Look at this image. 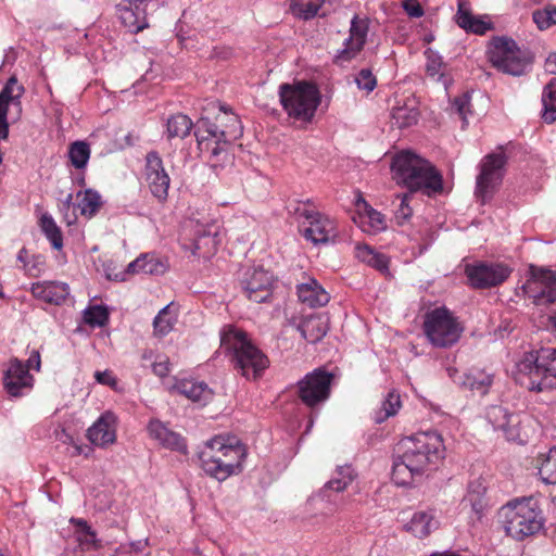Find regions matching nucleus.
Segmentation results:
<instances>
[{"mask_svg":"<svg viewBox=\"0 0 556 556\" xmlns=\"http://www.w3.org/2000/svg\"><path fill=\"white\" fill-rule=\"evenodd\" d=\"M399 448L402 454L394 458L392 480L397 485H409L416 477L435 469L444 458L443 439L437 431L418 432L403 439Z\"/></svg>","mask_w":556,"mask_h":556,"instance_id":"f257e3e1","label":"nucleus"},{"mask_svg":"<svg viewBox=\"0 0 556 556\" xmlns=\"http://www.w3.org/2000/svg\"><path fill=\"white\" fill-rule=\"evenodd\" d=\"M220 348L230 357L233 369L248 380H257L269 366V359L247 333L233 326L220 330Z\"/></svg>","mask_w":556,"mask_h":556,"instance_id":"f03ea898","label":"nucleus"},{"mask_svg":"<svg viewBox=\"0 0 556 556\" xmlns=\"http://www.w3.org/2000/svg\"><path fill=\"white\" fill-rule=\"evenodd\" d=\"M391 167L396 182L406 187L410 193L422 191L431 197L443 190L440 172L428 160L410 151L397 153Z\"/></svg>","mask_w":556,"mask_h":556,"instance_id":"7ed1b4c3","label":"nucleus"},{"mask_svg":"<svg viewBox=\"0 0 556 556\" xmlns=\"http://www.w3.org/2000/svg\"><path fill=\"white\" fill-rule=\"evenodd\" d=\"M219 111L222 113L216 116L215 122L208 117H201L194 130L199 150L202 153H208L211 160L226 153V144L237 140L243 134L238 115L228 113L222 105Z\"/></svg>","mask_w":556,"mask_h":556,"instance_id":"20e7f679","label":"nucleus"},{"mask_svg":"<svg viewBox=\"0 0 556 556\" xmlns=\"http://www.w3.org/2000/svg\"><path fill=\"white\" fill-rule=\"evenodd\" d=\"M506 534L516 541H522L538 533L544 525L539 502L533 497L514 500L500 510Z\"/></svg>","mask_w":556,"mask_h":556,"instance_id":"39448f33","label":"nucleus"},{"mask_svg":"<svg viewBox=\"0 0 556 556\" xmlns=\"http://www.w3.org/2000/svg\"><path fill=\"white\" fill-rule=\"evenodd\" d=\"M518 371L528 379L530 391L543 392L556 388V349L542 348L527 353L517 364Z\"/></svg>","mask_w":556,"mask_h":556,"instance_id":"423d86ee","label":"nucleus"},{"mask_svg":"<svg viewBox=\"0 0 556 556\" xmlns=\"http://www.w3.org/2000/svg\"><path fill=\"white\" fill-rule=\"evenodd\" d=\"M280 103L288 116L303 123H311L315 116L321 96L318 88L308 81L281 84L278 90Z\"/></svg>","mask_w":556,"mask_h":556,"instance_id":"0eeeda50","label":"nucleus"},{"mask_svg":"<svg viewBox=\"0 0 556 556\" xmlns=\"http://www.w3.org/2000/svg\"><path fill=\"white\" fill-rule=\"evenodd\" d=\"M422 328L428 341L438 349L453 346L464 331L458 319L445 306L426 313Z\"/></svg>","mask_w":556,"mask_h":556,"instance_id":"6e6552de","label":"nucleus"},{"mask_svg":"<svg viewBox=\"0 0 556 556\" xmlns=\"http://www.w3.org/2000/svg\"><path fill=\"white\" fill-rule=\"evenodd\" d=\"M489 60L498 71L511 76L523 75L532 62L530 52L521 50L515 40L507 37L493 38Z\"/></svg>","mask_w":556,"mask_h":556,"instance_id":"1a4fd4ad","label":"nucleus"},{"mask_svg":"<svg viewBox=\"0 0 556 556\" xmlns=\"http://www.w3.org/2000/svg\"><path fill=\"white\" fill-rule=\"evenodd\" d=\"M507 160L502 147L498 148V151L489 153L481 160L480 172L476 178L475 194L482 204L491 200L502 185Z\"/></svg>","mask_w":556,"mask_h":556,"instance_id":"9d476101","label":"nucleus"},{"mask_svg":"<svg viewBox=\"0 0 556 556\" xmlns=\"http://www.w3.org/2000/svg\"><path fill=\"white\" fill-rule=\"evenodd\" d=\"M521 294L535 305L556 302V270L531 265Z\"/></svg>","mask_w":556,"mask_h":556,"instance_id":"9b49d317","label":"nucleus"},{"mask_svg":"<svg viewBox=\"0 0 556 556\" xmlns=\"http://www.w3.org/2000/svg\"><path fill=\"white\" fill-rule=\"evenodd\" d=\"M332 379L324 368L306 374L296 384L299 399L312 409L318 407L329 399Z\"/></svg>","mask_w":556,"mask_h":556,"instance_id":"f8f14e48","label":"nucleus"},{"mask_svg":"<svg viewBox=\"0 0 556 556\" xmlns=\"http://www.w3.org/2000/svg\"><path fill=\"white\" fill-rule=\"evenodd\" d=\"M513 269L496 262H476L465 266L468 283L473 289H490L502 285L510 276Z\"/></svg>","mask_w":556,"mask_h":556,"instance_id":"ddd939ff","label":"nucleus"},{"mask_svg":"<svg viewBox=\"0 0 556 556\" xmlns=\"http://www.w3.org/2000/svg\"><path fill=\"white\" fill-rule=\"evenodd\" d=\"M243 294L252 302L264 303L271 296L273 274L262 265L243 269L239 277Z\"/></svg>","mask_w":556,"mask_h":556,"instance_id":"4468645a","label":"nucleus"},{"mask_svg":"<svg viewBox=\"0 0 556 556\" xmlns=\"http://www.w3.org/2000/svg\"><path fill=\"white\" fill-rule=\"evenodd\" d=\"M296 213L304 217L308 226L303 236L314 244L328 243L337 237L334 222L327 215L306 207H298Z\"/></svg>","mask_w":556,"mask_h":556,"instance_id":"2eb2a0df","label":"nucleus"},{"mask_svg":"<svg viewBox=\"0 0 556 556\" xmlns=\"http://www.w3.org/2000/svg\"><path fill=\"white\" fill-rule=\"evenodd\" d=\"M222 446L223 435H217L206 441L198 453L199 463L203 471L218 481H225L231 476V471L227 470V465L220 455Z\"/></svg>","mask_w":556,"mask_h":556,"instance_id":"dca6fc26","label":"nucleus"},{"mask_svg":"<svg viewBox=\"0 0 556 556\" xmlns=\"http://www.w3.org/2000/svg\"><path fill=\"white\" fill-rule=\"evenodd\" d=\"M486 418L496 430H502L508 441L526 443L528 435L522 428L523 419L519 414H511L505 407L493 405L486 412Z\"/></svg>","mask_w":556,"mask_h":556,"instance_id":"f3484780","label":"nucleus"},{"mask_svg":"<svg viewBox=\"0 0 556 556\" xmlns=\"http://www.w3.org/2000/svg\"><path fill=\"white\" fill-rule=\"evenodd\" d=\"M144 179L153 197L161 202L167 199L170 178L156 151H150L146 155Z\"/></svg>","mask_w":556,"mask_h":556,"instance_id":"a211bd4d","label":"nucleus"},{"mask_svg":"<svg viewBox=\"0 0 556 556\" xmlns=\"http://www.w3.org/2000/svg\"><path fill=\"white\" fill-rule=\"evenodd\" d=\"M368 22L354 15L351 21L350 35L343 42V48L338 50L334 55V62L342 65L353 60L364 48L367 34Z\"/></svg>","mask_w":556,"mask_h":556,"instance_id":"6ab92c4d","label":"nucleus"},{"mask_svg":"<svg viewBox=\"0 0 556 556\" xmlns=\"http://www.w3.org/2000/svg\"><path fill=\"white\" fill-rule=\"evenodd\" d=\"M448 376L454 383L464 390H469L479 395L486 394L493 383V375L477 368L469 369L466 372H459L455 368H450Z\"/></svg>","mask_w":556,"mask_h":556,"instance_id":"aec40b11","label":"nucleus"},{"mask_svg":"<svg viewBox=\"0 0 556 556\" xmlns=\"http://www.w3.org/2000/svg\"><path fill=\"white\" fill-rule=\"evenodd\" d=\"M152 0H123L119 13L123 24L130 33H139L148 26L147 8Z\"/></svg>","mask_w":556,"mask_h":556,"instance_id":"412c9836","label":"nucleus"},{"mask_svg":"<svg viewBox=\"0 0 556 556\" xmlns=\"http://www.w3.org/2000/svg\"><path fill=\"white\" fill-rule=\"evenodd\" d=\"M3 384L11 396H21L23 389L31 388L33 376L20 359L13 358L4 371Z\"/></svg>","mask_w":556,"mask_h":556,"instance_id":"4be33fe9","label":"nucleus"},{"mask_svg":"<svg viewBox=\"0 0 556 556\" xmlns=\"http://www.w3.org/2000/svg\"><path fill=\"white\" fill-rule=\"evenodd\" d=\"M87 437L98 446L112 444L116 440V417L111 412L103 413L88 429Z\"/></svg>","mask_w":556,"mask_h":556,"instance_id":"5701e85b","label":"nucleus"},{"mask_svg":"<svg viewBox=\"0 0 556 556\" xmlns=\"http://www.w3.org/2000/svg\"><path fill=\"white\" fill-rule=\"evenodd\" d=\"M30 292L34 298L49 304L61 305L70 294V288L65 282L38 281L31 283Z\"/></svg>","mask_w":556,"mask_h":556,"instance_id":"b1692460","label":"nucleus"},{"mask_svg":"<svg viewBox=\"0 0 556 556\" xmlns=\"http://www.w3.org/2000/svg\"><path fill=\"white\" fill-rule=\"evenodd\" d=\"M150 437L156 440L163 447L187 453V444L185 439L177 432L168 429L160 420H151L148 426Z\"/></svg>","mask_w":556,"mask_h":556,"instance_id":"393cba45","label":"nucleus"},{"mask_svg":"<svg viewBox=\"0 0 556 556\" xmlns=\"http://www.w3.org/2000/svg\"><path fill=\"white\" fill-rule=\"evenodd\" d=\"M222 456L224 457L227 470L232 475L242 471V464L247 457V450L236 438L223 437Z\"/></svg>","mask_w":556,"mask_h":556,"instance_id":"a878e982","label":"nucleus"},{"mask_svg":"<svg viewBox=\"0 0 556 556\" xmlns=\"http://www.w3.org/2000/svg\"><path fill=\"white\" fill-rule=\"evenodd\" d=\"M299 300L309 307H321L326 305L330 295L314 278H308L306 282L300 283L296 287Z\"/></svg>","mask_w":556,"mask_h":556,"instance_id":"bb28decb","label":"nucleus"},{"mask_svg":"<svg viewBox=\"0 0 556 556\" xmlns=\"http://www.w3.org/2000/svg\"><path fill=\"white\" fill-rule=\"evenodd\" d=\"M456 24L467 33L484 35L492 29V23L471 14L468 3L465 0H458V9L455 15Z\"/></svg>","mask_w":556,"mask_h":556,"instance_id":"cd10ccee","label":"nucleus"},{"mask_svg":"<svg viewBox=\"0 0 556 556\" xmlns=\"http://www.w3.org/2000/svg\"><path fill=\"white\" fill-rule=\"evenodd\" d=\"M173 389L192 402L205 403L212 397V391L205 382L193 379L178 380Z\"/></svg>","mask_w":556,"mask_h":556,"instance_id":"c85d7f7f","label":"nucleus"},{"mask_svg":"<svg viewBox=\"0 0 556 556\" xmlns=\"http://www.w3.org/2000/svg\"><path fill=\"white\" fill-rule=\"evenodd\" d=\"M165 266L162 262L150 254H142L127 265L125 273L119 276L115 275V279L125 280L126 274H147L159 275L164 273Z\"/></svg>","mask_w":556,"mask_h":556,"instance_id":"c756f323","label":"nucleus"},{"mask_svg":"<svg viewBox=\"0 0 556 556\" xmlns=\"http://www.w3.org/2000/svg\"><path fill=\"white\" fill-rule=\"evenodd\" d=\"M298 329L307 342L316 343L326 336L328 326L321 315H311L300 323Z\"/></svg>","mask_w":556,"mask_h":556,"instance_id":"7c9ffc66","label":"nucleus"},{"mask_svg":"<svg viewBox=\"0 0 556 556\" xmlns=\"http://www.w3.org/2000/svg\"><path fill=\"white\" fill-rule=\"evenodd\" d=\"M407 531L412 532L417 538H425L438 527V521L434 516L428 511L415 513L406 523Z\"/></svg>","mask_w":556,"mask_h":556,"instance_id":"2f4dec72","label":"nucleus"},{"mask_svg":"<svg viewBox=\"0 0 556 556\" xmlns=\"http://www.w3.org/2000/svg\"><path fill=\"white\" fill-rule=\"evenodd\" d=\"M24 92V86L18 84L14 75L11 76L0 91V108H7V110H9V105L12 104L21 110V99Z\"/></svg>","mask_w":556,"mask_h":556,"instance_id":"473e14b6","label":"nucleus"},{"mask_svg":"<svg viewBox=\"0 0 556 556\" xmlns=\"http://www.w3.org/2000/svg\"><path fill=\"white\" fill-rule=\"evenodd\" d=\"M419 118V111L415 105H399L391 112V123L399 129L408 128L416 125Z\"/></svg>","mask_w":556,"mask_h":556,"instance_id":"72a5a7b5","label":"nucleus"},{"mask_svg":"<svg viewBox=\"0 0 556 556\" xmlns=\"http://www.w3.org/2000/svg\"><path fill=\"white\" fill-rule=\"evenodd\" d=\"M192 127L193 123L187 115L181 113L172 115L166 123V137L184 139L190 134Z\"/></svg>","mask_w":556,"mask_h":556,"instance_id":"f704fd0d","label":"nucleus"},{"mask_svg":"<svg viewBox=\"0 0 556 556\" xmlns=\"http://www.w3.org/2000/svg\"><path fill=\"white\" fill-rule=\"evenodd\" d=\"M324 3L325 0H292L291 11L295 16L307 21L316 15L324 16L326 14L320 12Z\"/></svg>","mask_w":556,"mask_h":556,"instance_id":"c9c22d12","label":"nucleus"},{"mask_svg":"<svg viewBox=\"0 0 556 556\" xmlns=\"http://www.w3.org/2000/svg\"><path fill=\"white\" fill-rule=\"evenodd\" d=\"M356 255L362 262L368 264L369 266L378 269L381 273H383L388 269V266H389L388 257L382 253H378V252L374 251L368 245H358Z\"/></svg>","mask_w":556,"mask_h":556,"instance_id":"e433bc0d","label":"nucleus"},{"mask_svg":"<svg viewBox=\"0 0 556 556\" xmlns=\"http://www.w3.org/2000/svg\"><path fill=\"white\" fill-rule=\"evenodd\" d=\"M90 153V147L86 141L78 140L68 147V159L71 164L77 169H83L87 166Z\"/></svg>","mask_w":556,"mask_h":556,"instance_id":"4c0bfd02","label":"nucleus"},{"mask_svg":"<svg viewBox=\"0 0 556 556\" xmlns=\"http://www.w3.org/2000/svg\"><path fill=\"white\" fill-rule=\"evenodd\" d=\"M400 407H401L400 395L394 391L389 392L387 397L382 402L381 408L375 413V416H374L375 422L382 424L389 417L396 415Z\"/></svg>","mask_w":556,"mask_h":556,"instance_id":"58836bf2","label":"nucleus"},{"mask_svg":"<svg viewBox=\"0 0 556 556\" xmlns=\"http://www.w3.org/2000/svg\"><path fill=\"white\" fill-rule=\"evenodd\" d=\"M40 227L52 247L55 250H61L63 247V236L53 217L49 214H43L40 218Z\"/></svg>","mask_w":556,"mask_h":556,"instance_id":"ea45409f","label":"nucleus"},{"mask_svg":"<svg viewBox=\"0 0 556 556\" xmlns=\"http://www.w3.org/2000/svg\"><path fill=\"white\" fill-rule=\"evenodd\" d=\"M101 195L92 189H87L84 193L83 199L78 203L80 214L88 218L94 216L101 207Z\"/></svg>","mask_w":556,"mask_h":556,"instance_id":"a19ab883","label":"nucleus"},{"mask_svg":"<svg viewBox=\"0 0 556 556\" xmlns=\"http://www.w3.org/2000/svg\"><path fill=\"white\" fill-rule=\"evenodd\" d=\"M470 93L464 92L455 97L451 101V112L457 114L462 122V128L465 129L468 125V116L471 115Z\"/></svg>","mask_w":556,"mask_h":556,"instance_id":"79ce46f5","label":"nucleus"},{"mask_svg":"<svg viewBox=\"0 0 556 556\" xmlns=\"http://www.w3.org/2000/svg\"><path fill=\"white\" fill-rule=\"evenodd\" d=\"M354 473L350 466H339L336 471V477L329 480L325 488L341 492L353 481Z\"/></svg>","mask_w":556,"mask_h":556,"instance_id":"37998d69","label":"nucleus"},{"mask_svg":"<svg viewBox=\"0 0 556 556\" xmlns=\"http://www.w3.org/2000/svg\"><path fill=\"white\" fill-rule=\"evenodd\" d=\"M539 473L545 483H556V446L549 450L546 458L539 468Z\"/></svg>","mask_w":556,"mask_h":556,"instance_id":"c03bdc74","label":"nucleus"},{"mask_svg":"<svg viewBox=\"0 0 556 556\" xmlns=\"http://www.w3.org/2000/svg\"><path fill=\"white\" fill-rule=\"evenodd\" d=\"M168 314H169V305H166L154 317L153 329H154L155 336L164 337L172 331L173 326L175 324V319H173L172 317H168Z\"/></svg>","mask_w":556,"mask_h":556,"instance_id":"a18cd8bd","label":"nucleus"},{"mask_svg":"<svg viewBox=\"0 0 556 556\" xmlns=\"http://www.w3.org/2000/svg\"><path fill=\"white\" fill-rule=\"evenodd\" d=\"M84 313L85 321L92 327H102L109 321V312L102 305L89 306Z\"/></svg>","mask_w":556,"mask_h":556,"instance_id":"49530a36","label":"nucleus"},{"mask_svg":"<svg viewBox=\"0 0 556 556\" xmlns=\"http://www.w3.org/2000/svg\"><path fill=\"white\" fill-rule=\"evenodd\" d=\"M533 22L541 30L556 25V8L546 7L542 10H535L532 14Z\"/></svg>","mask_w":556,"mask_h":556,"instance_id":"de8ad7c7","label":"nucleus"},{"mask_svg":"<svg viewBox=\"0 0 556 556\" xmlns=\"http://www.w3.org/2000/svg\"><path fill=\"white\" fill-rule=\"evenodd\" d=\"M71 523L77 527L78 540L83 544L96 545V532L90 528L86 520L72 518Z\"/></svg>","mask_w":556,"mask_h":556,"instance_id":"09e8293b","label":"nucleus"},{"mask_svg":"<svg viewBox=\"0 0 556 556\" xmlns=\"http://www.w3.org/2000/svg\"><path fill=\"white\" fill-rule=\"evenodd\" d=\"M354 81L358 89L365 90L367 93L371 92L377 86V79L368 68H362L355 76Z\"/></svg>","mask_w":556,"mask_h":556,"instance_id":"8fccbe9b","label":"nucleus"},{"mask_svg":"<svg viewBox=\"0 0 556 556\" xmlns=\"http://www.w3.org/2000/svg\"><path fill=\"white\" fill-rule=\"evenodd\" d=\"M412 194L413 193H410L409 191L408 193H404L401 197V203L397 210L395 211V218L399 225H403L405 222H407L413 214V210L409 206Z\"/></svg>","mask_w":556,"mask_h":556,"instance_id":"3c124183","label":"nucleus"},{"mask_svg":"<svg viewBox=\"0 0 556 556\" xmlns=\"http://www.w3.org/2000/svg\"><path fill=\"white\" fill-rule=\"evenodd\" d=\"M543 114L542 117L546 123L556 121V97L542 96Z\"/></svg>","mask_w":556,"mask_h":556,"instance_id":"603ef678","label":"nucleus"},{"mask_svg":"<svg viewBox=\"0 0 556 556\" xmlns=\"http://www.w3.org/2000/svg\"><path fill=\"white\" fill-rule=\"evenodd\" d=\"M43 267H45V258L42 255L37 254V255H33L29 258V263L25 264L24 270L28 276L37 277L41 274V271L43 270Z\"/></svg>","mask_w":556,"mask_h":556,"instance_id":"864d4df0","label":"nucleus"},{"mask_svg":"<svg viewBox=\"0 0 556 556\" xmlns=\"http://www.w3.org/2000/svg\"><path fill=\"white\" fill-rule=\"evenodd\" d=\"M426 55H427V64H426L427 73L430 76L438 75L440 73V70L442 66L441 58L432 51L426 52Z\"/></svg>","mask_w":556,"mask_h":556,"instance_id":"5fc2aeb1","label":"nucleus"},{"mask_svg":"<svg viewBox=\"0 0 556 556\" xmlns=\"http://www.w3.org/2000/svg\"><path fill=\"white\" fill-rule=\"evenodd\" d=\"M368 218H369L370 226L376 231H380L386 228V219H384L383 214H381L380 212H378L374 208H370L368 211Z\"/></svg>","mask_w":556,"mask_h":556,"instance_id":"6e6d98bb","label":"nucleus"},{"mask_svg":"<svg viewBox=\"0 0 556 556\" xmlns=\"http://www.w3.org/2000/svg\"><path fill=\"white\" fill-rule=\"evenodd\" d=\"M403 8L410 17L418 18L424 15V9L416 0H405Z\"/></svg>","mask_w":556,"mask_h":556,"instance_id":"4d7b16f0","label":"nucleus"},{"mask_svg":"<svg viewBox=\"0 0 556 556\" xmlns=\"http://www.w3.org/2000/svg\"><path fill=\"white\" fill-rule=\"evenodd\" d=\"M8 111L7 108H0V140L9 137Z\"/></svg>","mask_w":556,"mask_h":556,"instance_id":"13d9d810","label":"nucleus"},{"mask_svg":"<svg viewBox=\"0 0 556 556\" xmlns=\"http://www.w3.org/2000/svg\"><path fill=\"white\" fill-rule=\"evenodd\" d=\"M94 378L97 382L104 386H114L116 383V379L112 376L111 371L109 370L96 371Z\"/></svg>","mask_w":556,"mask_h":556,"instance_id":"bf43d9fd","label":"nucleus"},{"mask_svg":"<svg viewBox=\"0 0 556 556\" xmlns=\"http://www.w3.org/2000/svg\"><path fill=\"white\" fill-rule=\"evenodd\" d=\"M41 361L40 354L38 351H33L27 359V363L24 366L29 370L30 368L36 369L37 371L40 369Z\"/></svg>","mask_w":556,"mask_h":556,"instance_id":"052dcab7","label":"nucleus"},{"mask_svg":"<svg viewBox=\"0 0 556 556\" xmlns=\"http://www.w3.org/2000/svg\"><path fill=\"white\" fill-rule=\"evenodd\" d=\"M475 490L472 489V484L469 486V492H468V495L466 496L465 501L469 502L472 509L476 510V511H479V509L481 508V501L478 498L479 495H480V492L478 491L477 492V497H475Z\"/></svg>","mask_w":556,"mask_h":556,"instance_id":"680f3d73","label":"nucleus"},{"mask_svg":"<svg viewBox=\"0 0 556 556\" xmlns=\"http://www.w3.org/2000/svg\"><path fill=\"white\" fill-rule=\"evenodd\" d=\"M153 372L159 377H165L169 372L167 362H155L153 364Z\"/></svg>","mask_w":556,"mask_h":556,"instance_id":"e2e57ef3","label":"nucleus"},{"mask_svg":"<svg viewBox=\"0 0 556 556\" xmlns=\"http://www.w3.org/2000/svg\"><path fill=\"white\" fill-rule=\"evenodd\" d=\"M544 68L548 74H556V53H552L547 56Z\"/></svg>","mask_w":556,"mask_h":556,"instance_id":"0e129e2a","label":"nucleus"},{"mask_svg":"<svg viewBox=\"0 0 556 556\" xmlns=\"http://www.w3.org/2000/svg\"><path fill=\"white\" fill-rule=\"evenodd\" d=\"M542 96L556 97V78H552L544 87Z\"/></svg>","mask_w":556,"mask_h":556,"instance_id":"69168bd1","label":"nucleus"},{"mask_svg":"<svg viewBox=\"0 0 556 556\" xmlns=\"http://www.w3.org/2000/svg\"><path fill=\"white\" fill-rule=\"evenodd\" d=\"M17 261L23 264V268L25 269V264L29 263L28 251L26 248H22L17 253Z\"/></svg>","mask_w":556,"mask_h":556,"instance_id":"338daca9","label":"nucleus"},{"mask_svg":"<svg viewBox=\"0 0 556 556\" xmlns=\"http://www.w3.org/2000/svg\"><path fill=\"white\" fill-rule=\"evenodd\" d=\"M73 202V193H68L62 202L64 208L68 210Z\"/></svg>","mask_w":556,"mask_h":556,"instance_id":"774afa93","label":"nucleus"}]
</instances>
